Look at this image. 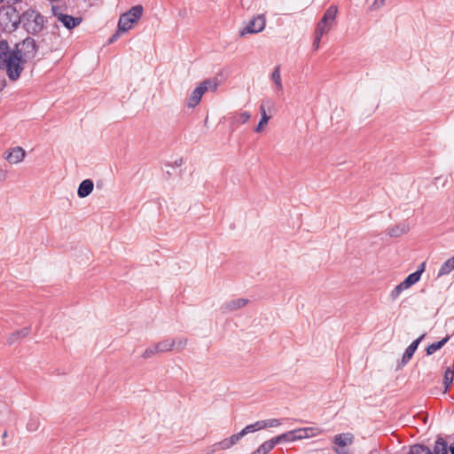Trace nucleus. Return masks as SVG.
Segmentation results:
<instances>
[{
    "label": "nucleus",
    "mask_w": 454,
    "mask_h": 454,
    "mask_svg": "<svg viewBox=\"0 0 454 454\" xmlns=\"http://www.w3.org/2000/svg\"><path fill=\"white\" fill-rule=\"evenodd\" d=\"M26 61L10 47L6 40H0V69L4 71L8 78L17 81L25 69Z\"/></svg>",
    "instance_id": "nucleus-1"
},
{
    "label": "nucleus",
    "mask_w": 454,
    "mask_h": 454,
    "mask_svg": "<svg viewBox=\"0 0 454 454\" xmlns=\"http://www.w3.org/2000/svg\"><path fill=\"white\" fill-rule=\"evenodd\" d=\"M20 22L29 34L40 33L45 24L44 17L35 9H27L20 17Z\"/></svg>",
    "instance_id": "nucleus-2"
},
{
    "label": "nucleus",
    "mask_w": 454,
    "mask_h": 454,
    "mask_svg": "<svg viewBox=\"0 0 454 454\" xmlns=\"http://www.w3.org/2000/svg\"><path fill=\"white\" fill-rule=\"evenodd\" d=\"M218 81L216 78L206 79L201 82L191 93L187 99V106L189 108L195 107L201 100L202 96L208 90L215 91L218 88Z\"/></svg>",
    "instance_id": "nucleus-3"
},
{
    "label": "nucleus",
    "mask_w": 454,
    "mask_h": 454,
    "mask_svg": "<svg viewBox=\"0 0 454 454\" xmlns=\"http://www.w3.org/2000/svg\"><path fill=\"white\" fill-rule=\"evenodd\" d=\"M142 14L143 6L140 4L135 5L128 12L122 13L118 22V32H128L141 19Z\"/></svg>",
    "instance_id": "nucleus-4"
},
{
    "label": "nucleus",
    "mask_w": 454,
    "mask_h": 454,
    "mask_svg": "<svg viewBox=\"0 0 454 454\" xmlns=\"http://www.w3.org/2000/svg\"><path fill=\"white\" fill-rule=\"evenodd\" d=\"M12 50L17 52L18 55L23 59V61L27 63L35 58L38 47L35 39L28 36L21 42L17 43Z\"/></svg>",
    "instance_id": "nucleus-5"
},
{
    "label": "nucleus",
    "mask_w": 454,
    "mask_h": 454,
    "mask_svg": "<svg viewBox=\"0 0 454 454\" xmlns=\"http://www.w3.org/2000/svg\"><path fill=\"white\" fill-rule=\"evenodd\" d=\"M266 20L263 14L254 16L240 32L241 37L247 34H257L265 28Z\"/></svg>",
    "instance_id": "nucleus-6"
},
{
    "label": "nucleus",
    "mask_w": 454,
    "mask_h": 454,
    "mask_svg": "<svg viewBox=\"0 0 454 454\" xmlns=\"http://www.w3.org/2000/svg\"><path fill=\"white\" fill-rule=\"evenodd\" d=\"M353 434L350 433L339 434L334 435L333 442L336 445L333 450L337 454H347L346 448L353 443Z\"/></svg>",
    "instance_id": "nucleus-7"
},
{
    "label": "nucleus",
    "mask_w": 454,
    "mask_h": 454,
    "mask_svg": "<svg viewBox=\"0 0 454 454\" xmlns=\"http://www.w3.org/2000/svg\"><path fill=\"white\" fill-rule=\"evenodd\" d=\"M55 16L57 21L61 23L67 29H73L82 23V18L80 17H73L64 13H58Z\"/></svg>",
    "instance_id": "nucleus-8"
},
{
    "label": "nucleus",
    "mask_w": 454,
    "mask_h": 454,
    "mask_svg": "<svg viewBox=\"0 0 454 454\" xmlns=\"http://www.w3.org/2000/svg\"><path fill=\"white\" fill-rule=\"evenodd\" d=\"M26 156V152L23 148L20 146H16L12 149L11 152H9L5 155V159L11 163V164H18L21 162Z\"/></svg>",
    "instance_id": "nucleus-9"
},
{
    "label": "nucleus",
    "mask_w": 454,
    "mask_h": 454,
    "mask_svg": "<svg viewBox=\"0 0 454 454\" xmlns=\"http://www.w3.org/2000/svg\"><path fill=\"white\" fill-rule=\"evenodd\" d=\"M247 301H248L247 299H243V298L235 299V300L225 302L221 307V310L223 313L231 312V311H234V310L243 308L244 306H246L247 304Z\"/></svg>",
    "instance_id": "nucleus-10"
},
{
    "label": "nucleus",
    "mask_w": 454,
    "mask_h": 454,
    "mask_svg": "<svg viewBox=\"0 0 454 454\" xmlns=\"http://www.w3.org/2000/svg\"><path fill=\"white\" fill-rule=\"evenodd\" d=\"M424 334H422L419 338L413 340L405 349L403 357H402V363L403 364H407L410 359L412 357L413 354L415 353L416 349L418 348L419 344L424 338Z\"/></svg>",
    "instance_id": "nucleus-11"
},
{
    "label": "nucleus",
    "mask_w": 454,
    "mask_h": 454,
    "mask_svg": "<svg viewBox=\"0 0 454 454\" xmlns=\"http://www.w3.org/2000/svg\"><path fill=\"white\" fill-rule=\"evenodd\" d=\"M294 432L296 440H301L309 438L310 436H316L319 434V430L317 428L313 427L298 428L294 430Z\"/></svg>",
    "instance_id": "nucleus-12"
},
{
    "label": "nucleus",
    "mask_w": 454,
    "mask_h": 454,
    "mask_svg": "<svg viewBox=\"0 0 454 454\" xmlns=\"http://www.w3.org/2000/svg\"><path fill=\"white\" fill-rule=\"evenodd\" d=\"M93 188V182L90 179H85L79 184L77 194L80 198H85L92 192Z\"/></svg>",
    "instance_id": "nucleus-13"
},
{
    "label": "nucleus",
    "mask_w": 454,
    "mask_h": 454,
    "mask_svg": "<svg viewBox=\"0 0 454 454\" xmlns=\"http://www.w3.org/2000/svg\"><path fill=\"white\" fill-rule=\"evenodd\" d=\"M30 332H31L30 326H26L20 330H17L10 334V336L8 337V342L10 344H13L16 341H18L19 340L27 337L30 333Z\"/></svg>",
    "instance_id": "nucleus-14"
},
{
    "label": "nucleus",
    "mask_w": 454,
    "mask_h": 454,
    "mask_svg": "<svg viewBox=\"0 0 454 454\" xmlns=\"http://www.w3.org/2000/svg\"><path fill=\"white\" fill-rule=\"evenodd\" d=\"M260 114H261V120L254 129V131L256 133H261L264 129V127L268 124V122L270 119V117L266 113V109H265L264 106H260Z\"/></svg>",
    "instance_id": "nucleus-15"
},
{
    "label": "nucleus",
    "mask_w": 454,
    "mask_h": 454,
    "mask_svg": "<svg viewBox=\"0 0 454 454\" xmlns=\"http://www.w3.org/2000/svg\"><path fill=\"white\" fill-rule=\"evenodd\" d=\"M449 447L447 442L441 436H439L434 443L433 454H448Z\"/></svg>",
    "instance_id": "nucleus-16"
},
{
    "label": "nucleus",
    "mask_w": 454,
    "mask_h": 454,
    "mask_svg": "<svg viewBox=\"0 0 454 454\" xmlns=\"http://www.w3.org/2000/svg\"><path fill=\"white\" fill-rule=\"evenodd\" d=\"M337 13H338L337 6L336 5H331L330 7H328L326 9V11H325L324 16L322 17V19L325 21H327V22H329L330 24H332L333 26L334 23H335V19H336Z\"/></svg>",
    "instance_id": "nucleus-17"
},
{
    "label": "nucleus",
    "mask_w": 454,
    "mask_h": 454,
    "mask_svg": "<svg viewBox=\"0 0 454 454\" xmlns=\"http://www.w3.org/2000/svg\"><path fill=\"white\" fill-rule=\"evenodd\" d=\"M454 270V255L448 259L439 269L438 277L445 276L450 274Z\"/></svg>",
    "instance_id": "nucleus-18"
},
{
    "label": "nucleus",
    "mask_w": 454,
    "mask_h": 454,
    "mask_svg": "<svg viewBox=\"0 0 454 454\" xmlns=\"http://www.w3.org/2000/svg\"><path fill=\"white\" fill-rule=\"evenodd\" d=\"M276 446L274 441L271 439L262 443L251 454H267Z\"/></svg>",
    "instance_id": "nucleus-19"
},
{
    "label": "nucleus",
    "mask_w": 454,
    "mask_h": 454,
    "mask_svg": "<svg viewBox=\"0 0 454 454\" xmlns=\"http://www.w3.org/2000/svg\"><path fill=\"white\" fill-rule=\"evenodd\" d=\"M155 345H156V348L158 349L159 353L168 352V351L172 350V348L175 347L176 340L168 339V340H164L160 342H158Z\"/></svg>",
    "instance_id": "nucleus-20"
},
{
    "label": "nucleus",
    "mask_w": 454,
    "mask_h": 454,
    "mask_svg": "<svg viewBox=\"0 0 454 454\" xmlns=\"http://www.w3.org/2000/svg\"><path fill=\"white\" fill-rule=\"evenodd\" d=\"M272 440L274 441L275 444H278L282 442H294L295 441V435L294 430L288 431L286 433H284L280 435H278L276 437H273Z\"/></svg>",
    "instance_id": "nucleus-21"
},
{
    "label": "nucleus",
    "mask_w": 454,
    "mask_h": 454,
    "mask_svg": "<svg viewBox=\"0 0 454 454\" xmlns=\"http://www.w3.org/2000/svg\"><path fill=\"white\" fill-rule=\"evenodd\" d=\"M250 118H251V114L247 111L236 113L231 118V123L232 124L246 123L250 120Z\"/></svg>",
    "instance_id": "nucleus-22"
},
{
    "label": "nucleus",
    "mask_w": 454,
    "mask_h": 454,
    "mask_svg": "<svg viewBox=\"0 0 454 454\" xmlns=\"http://www.w3.org/2000/svg\"><path fill=\"white\" fill-rule=\"evenodd\" d=\"M271 80L275 83L276 90L281 91L283 90L281 74H280V67H276L271 74Z\"/></svg>",
    "instance_id": "nucleus-23"
},
{
    "label": "nucleus",
    "mask_w": 454,
    "mask_h": 454,
    "mask_svg": "<svg viewBox=\"0 0 454 454\" xmlns=\"http://www.w3.org/2000/svg\"><path fill=\"white\" fill-rule=\"evenodd\" d=\"M448 340H449V337H445L437 342H434V343L430 344L427 348V354L433 355L437 350L441 349Z\"/></svg>",
    "instance_id": "nucleus-24"
},
{
    "label": "nucleus",
    "mask_w": 454,
    "mask_h": 454,
    "mask_svg": "<svg viewBox=\"0 0 454 454\" xmlns=\"http://www.w3.org/2000/svg\"><path fill=\"white\" fill-rule=\"evenodd\" d=\"M409 454H433V452L427 446L415 444L411 447Z\"/></svg>",
    "instance_id": "nucleus-25"
},
{
    "label": "nucleus",
    "mask_w": 454,
    "mask_h": 454,
    "mask_svg": "<svg viewBox=\"0 0 454 454\" xmlns=\"http://www.w3.org/2000/svg\"><path fill=\"white\" fill-rule=\"evenodd\" d=\"M409 231V226L403 223L395 226V228H391L389 230V235L392 237H398L403 234H405Z\"/></svg>",
    "instance_id": "nucleus-26"
},
{
    "label": "nucleus",
    "mask_w": 454,
    "mask_h": 454,
    "mask_svg": "<svg viewBox=\"0 0 454 454\" xmlns=\"http://www.w3.org/2000/svg\"><path fill=\"white\" fill-rule=\"evenodd\" d=\"M231 447L232 446L231 445L229 439L225 438V439L215 443L214 445H212L211 448H212V452H215V451H218V450H225Z\"/></svg>",
    "instance_id": "nucleus-27"
},
{
    "label": "nucleus",
    "mask_w": 454,
    "mask_h": 454,
    "mask_svg": "<svg viewBox=\"0 0 454 454\" xmlns=\"http://www.w3.org/2000/svg\"><path fill=\"white\" fill-rule=\"evenodd\" d=\"M454 371L451 368H447L444 372L443 384L445 386V392L449 389L453 381Z\"/></svg>",
    "instance_id": "nucleus-28"
},
{
    "label": "nucleus",
    "mask_w": 454,
    "mask_h": 454,
    "mask_svg": "<svg viewBox=\"0 0 454 454\" xmlns=\"http://www.w3.org/2000/svg\"><path fill=\"white\" fill-rule=\"evenodd\" d=\"M263 429L262 420L256 421L254 424L247 425L241 431L245 432V435L249 433H254L259 430Z\"/></svg>",
    "instance_id": "nucleus-29"
},
{
    "label": "nucleus",
    "mask_w": 454,
    "mask_h": 454,
    "mask_svg": "<svg viewBox=\"0 0 454 454\" xmlns=\"http://www.w3.org/2000/svg\"><path fill=\"white\" fill-rule=\"evenodd\" d=\"M408 289L406 286H404L403 282L402 281L400 284H398L390 293L389 296L391 300L395 301L396 300L399 295L403 292L404 290Z\"/></svg>",
    "instance_id": "nucleus-30"
},
{
    "label": "nucleus",
    "mask_w": 454,
    "mask_h": 454,
    "mask_svg": "<svg viewBox=\"0 0 454 454\" xmlns=\"http://www.w3.org/2000/svg\"><path fill=\"white\" fill-rule=\"evenodd\" d=\"M419 272H413L410 274L403 281L404 286H406L408 288H410L411 286L416 284L419 280Z\"/></svg>",
    "instance_id": "nucleus-31"
},
{
    "label": "nucleus",
    "mask_w": 454,
    "mask_h": 454,
    "mask_svg": "<svg viewBox=\"0 0 454 454\" xmlns=\"http://www.w3.org/2000/svg\"><path fill=\"white\" fill-rule=\"evenodd\" d=\"M262 427H277L281 425V420L278 419H270L266 420H262Z\"/></svg>",
    "instance_id": "nucleus-32"
},
{
    "label": "nucleus",
    "mask_w": 454,
    "mask_h": 454,
    "mask_svg": "<svg viewBox=\"0 0 454 454\" xmlns=\"http://www.w3.org/2000/svg\"><path fill=\"white\" fill-rule=\"evenodd\" d=\"M158 349L156 348V345H153V346H151L149 348H147L142 356L145 358V359H148V358H151L152 356H153L154 355L158 354Z\"/></svg>",
    "instance_id": "nucleus-33"
},
{
    "label": "nucleus",
    "mask_w": 454,
    "mask_h": 454,
    "mask_svg": "<svg viewBox=\"0 0 454 454\" xmlns=\"http://www.w3.org/2000/svg\"><path fill=\"white\" fill-rule=\"evenodd\" d=\"M39 425H40V423L37 419L31 418L27 424V429L29 432H35L38 429Z\"/></svg>",
    "instance_id": "nucleus-34"
},
{
    "label": "nucleus",
    "mask_w": 454,
    "mask_h": 454,
    "mask_svg": "<svg viewBox=\"0 0 454 454\" xmlns=\"http://www.w3.org/2000/svg\"><path fill=\"white\" fill-rule=\"evenodd\" d=\"M387 0H374L373 3L370 5L369 10L371 12H375L381 9L385 6Z\"/></svg>",
    "instance_id": "nucleus-35"
},
{
    "label": "nucleus",
    "mask_w": 454,
    "mask_h": 454,
    "mask_svg": "<svg viewBox=\"0 0 454 454\" xmlns=\"http://www.w3.org/2000/svg\"><path fill=\"white\" fill-rule=\"evenodd\" d=\"M243 436H245V432H239L238 434H234L231 436L228 437L231 446L235 445Z\"/></svg>",
    "instance_id": "nucleus-36"
},
{
    "label": "nucleus",
    "mask_w": 454,
    "mask_h": 454,
    "mask_svg": "<svg viewBox=\"0 0 454 454\" xmlns=\"http://www.w3.org/2000/svg\"><path fill=\"white\" fill-rule=\"evenodd\" d=\"M333 26L332 24H330L327 21H325L323 19H321L320 21L317 25V28H321L324 31H325L326 33H328L333 28Z\"/></svg>",
    "instance_id": "nucleus-37"
},
{
    "label": "nucleus",
    "mask_w": 454,
    "mask_h": 454,
    "mask_svg": "<svg viewBox=\"0 0 454 454\" xmlns=\"http://www.w3.org/2000/svg\"><path fill=\"white\" fill-rule=\"evenodd\" d=\"M187 339H181L176 340V345L178 349H183L187 345Z\"/></svg>",
    "instance_id": "nucleus-38"
},
{
    "label": "nucleus",
    "mask_w": 454,
    "mask_h": 454,
    "mask_svg": "<svg viewBox=\"0 0 454 454\" xmlns=\"http://www.w3.org/2000/svg\"><path fill=\"white\" fill-rule=\"evenodd\" d=\"M240 4L244 9L249 10L252 6V0H240Z\"/></svg>",
    "instance_id": "nucleus-39"
},
{
    "label": "nucleus",
    "mask_w": 454,
    "mask_h": 454,
    "mask_svg": "<svg viewBox=\"0 0 454 454\" xmlns=\"http://www.w3.org/2000/svg\"><path fill=\"white\" fill-rule=\"evenodd\" d=\"M325 34H326V32H325V31H324V30H323V29H321V28H317V27H316V29H315V38L321 39V38H322V36H323Z\"/></svg>",
    "instance_id": "nucleus-40"
},
{
    "label": "nucleus",
    "mask_w": 454,
    "mask_h": 454,
    "mask_svg": "<svg viewBox=\"0 0 454 454\" xmlns=\"http://www.w3.org/2000/svg\"><path fill=\"white\" fill-rule=\"evenodd\" d=\"M320 41H321V39H317V38L314 37V41H313L312 46H313V49L315 51L318 50L319 45H320Z\"/></svg>",
    "instance_id": "nucleus-41"
},
{
    "label": "nucleus",
    "mask_w": 454,
    "mask_h": 454,
    "mask_svg": "<svg viewBox=\"0 0 454 454\" xmlns=\"http://www.w3.org/2000/svg\"><path fill=\"white\" fill-rule=\"evenodd\" d=\"M424 270H425V262H422L420 264V266L419 267V269L415 272H419V278H420L422 273L424 272Z\"/></svg>",
    "instance_id": "nucleus-42"
},
{
    "label": "nucleus",
    "mask_w": 454,
    "mask_h": 454,
    "mask_svg": "<svg viewBox=\"0 0 454 454\" xmlns=\"http://www.w3.org/2000/svg\"><path fill=\"white\" fill-rule=\"evenodd\" d=\"M120 33L121 32L117 31L114 35H113V36L109 39V43H114L118 38Z\"/></svg>",
    "instance_id": "nucleus-43"
},
{
    "label": "nucleus",
    "mask_w": 454,
    "mask_h": 454,
    "mask_svg": "<svg viewBox=\"0 0 454 454\" xmlns=\"http://www.w3.org/2000/svg\"><path fill=\"white\" fill-rule=\"evenodd\" d=\"M183 162H184L183 159H179V160H176L174 162V164H175V166H176V167H180V166L183 164Z\"/></svg>",
    "instance_id": "nucleus-44"
},
{
    "label": "nucleus",
    "mask_w": 454,
    "mask_h": 454,
    "mask_svg": "<svg viewBox=\"0 0 454 454\" xmlns=\"http://www.w3.org/2000/svg\"><path fill=\"white\" fill-rule=\"evenodd\" d=\"M4 87H5V82L4 81L0 82V92L4 90Z\"/></svg>",
    "instance_id": "nucleus-45"
},
{
    "label": "nucleus",
    "mask_w": 454,
    "mask_h": 454,
    "mask_svg": "<svg viewBox=\"0 0 454 454\" xmlns=\"http://www.w3.org/2000/svg\"><path fill=\"white\" fill-rule=\"evenodd\" d=\"M450 454H454V443L450 446Z\"/></svg>",
    "instance_id": "nucleus-46"
},
{
    "label": "nucleus",
    "mask_w": 454,
    "mask_h": 454,
    "mask_svg": "<svg viewBox=\"0 0 454 454\" xmlns=\"http://www.w3.org/2000/svg\"><path fill=\"white\" fill-rule=\"evenodd\" d=\"M8 436L7 431H4L3 434V438H6Z\"/></svg>",
    "instance_id": "nucleus-47"
},
{
    "label": "nucleus",
    "mask_w": 454,
    "mask_h": 454,
    "mask_svg": "<svg viewBox=\"0 0 454 454\" xmlns=\"http://www.w3.org/2000/svg\"><path fill=\"white\" fill-rule=\"evenodd\" d=\"M3 2V0H0V4Z\"/></svg>",
    "instance_id": "nucleus-48"
},
{
    "label": "nucleus",
    "mask_w": 454,
    "mask_h": 454,
    "mask_svg": "<svg viewBox=\"0 0 454 454\" xmlns=\"http://www.w3.org/2000/svg\"><path fill=\"white\" fill-rule=\"evenodd\" d=\"M1 180H2V179L0 178V181H1Z\"/></svg>",
    "instance_id": "nucleus-49"
}]
</instances>
